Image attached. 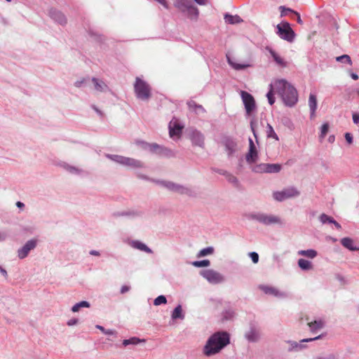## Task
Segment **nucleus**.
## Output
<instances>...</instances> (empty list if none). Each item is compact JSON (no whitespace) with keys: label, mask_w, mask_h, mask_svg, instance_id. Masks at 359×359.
Listing matches in <instances>:
<instances>
[{"label":"nucleus","mask_w":359,"mask_h":359,"mask_svg":"<svg viewBox=\"0 0 359 359\" xmlns=\"http://www.w3.org/2000/svg\"><path fill=\"white\" fill-rule=\"evenodd\" d=\"M142 341H144V339H140L138 337H130V339H124L123 341L122 344L124 346H127L128 345H137Z\"/></svg>","instance_id":"nucleus-40"},{"label":"nucleus","mask_w":359,"mask_h":359,"mask_svg":"<svg viewBox=\"0 0 359 359\" xmlns=\"http://www.w3.org/2000/svg\"><path fill=\"white\" fill-rule=\"evenodd\" d=\"M273 86H274V85H273L272 83H271L269 85L270 89H269V92L266 94L268 102H269V103L271 105L273 104L274 102H275V97H274V93H273Z\"/></svg>","instance_id":"nucleus-44"},{"label":"nucleus","mask_w":359,"mask_h":359,"mask_svg":"<svg viewBox=\"0 0 359 359\" xmlns=\"http://www.w3.org/2000/svg\"><path fill=\"white\" fill-rule=\"evenodd\" d=\"M92 108L95 111V112L100 115V116H103V113L100 111L95 105H92Z\"/></svg>","instance_id":"nucleus-62"},{"label":"nucleus","mask_w":359,"mask_h":359,"mask_svg":"<svg viewBox=\"0 0 359 359\" xmlns=\"http://www.w3.org/2000/svg\"><path fill=\"white\" fill-rule=\"evenodd\" d=\"M309 106L311 112V118L315 116L317 109V97L316 95L311 93L309 97Z\"/></svg>","instance_id":"nucleus-28"},{"label":"nucleus","mask_w":359,"mask_h":359,"mask_svg":"<svg viewBox=\"0 0 359 359\" xmlns=\"http://www.w3.org/2000/svg\"><path fill=\"white\" fill-rule=\"evenodd\" d=\"M274 89L287 107H292L298 102L297 89L285 79H278L274 83Z\"/></svg>","instance_id":"nucleus-2"},{"label":"nucleus","mask_w":359,"mask_h":359,"mask_svg":"<svg viewBox=\"0 0 359 359\" xmlns=\"http://www.w3.org/2000/svg\"><path fill=\"white\" fill-rule=\"evenodd\" d=\"M341 244L346 248L348 249L351 251H358L359 250V248H356L353 245V241L348 238L345 237L341 240Z\"/></svg>","instance_id":"nucleus-31"},{"label":"nucleus","mask_w":359,"mask_h":359,"mask_svg":"<svg viewBox=\"0 0 359 359\" xmlns=\"http://www.w3.org/2000/svg\"><path fill=\"white\" fill-rule=\"evenodd\" d=\"M214 252V248L213 247H207L205 248H203L197 254V257H205L209 255H212Z\"/></svg>","instance_id":"nucleus-42"},{"label":"nucleus","mask_w":359,"mask_h":359,"mask_svg":"<svg viewBox=\"0 0 359 359\" xmlns=\"http://www.w3.org/2000/svg\"><path fill=\"white\" fill-rule=\"evenodd\" d=\"M353 121L355 124H359V114H353Z\"/></svg>","instance_id":"nucleus-61"},{"label":"nucleus","mask_w":359,"mask_h":359,"mask_svg":"<svg viewBox=\"0 0 359 359\" xmlns=\"http://www.w3.org/2000/svg\"><path fill=\"white\" fill-rule=\"evenodd\" d=\"M299 195V191L294 187H289L280 191H275L273 193V197L277 201H283L290 198L297 197Z\"/></svg>","instance_id":"nucleus-9"},{"label":"nucleus","mask_w":359,"mask_h":359,"mask_svg":"<svg viewBox=\"0 0 359 359\" xmlns=\"http://www.w3.org/2000/svg\"><path fill=\"white\" fill-rule=\"evenodd\" d=\"M221 174L224 175L226 176V180L227 181L232 184L234 187H238L239 185H240V183H239V181L238 180V178L236 177H235L234 175L230 174V173H228L226 172H220Z\"/></svg>","instance_id":"nucleus-38"},{"label":"nucleus","mask_w":359,"mask_h":359,"mask_svg":"<svg viewBox=\"0 0 359 359\" xmlns=\"http://www.w3.org/2000/svg\"><path fill=\"white\" fill-rule=\"evenodd\" d=\"M266 163H259L252 168V171L257 173H266Z\"/></svg>","instance_id":"nucleus-48"},{"label":"nucleus","mask_w":359,"mask_h":359,"mask_svg":"<svg viewBox=\"0 0 359 359\" xmlns=\"http://www.w3.org/2000/svg\"><path fill=\"white\" fill-rule=\"evenodd\" d=\"M191 264L195 267H206L210 265V262L208 259H203L201 261H194Z\"/></svg>","instance_id":"nucleus-45"},{"label":"nucleus","mask_w":359,"mask_h":359,"mask_svg":"<svg viewBox=\"0 0 359 359\" xmlns=\"http://www.w3.org/2000/svg\"><path fill=\"white\" fill-rule=\"evenodd\" d=\"M116 216H127V217H138L141 215V212L138 211H123L121 212H118L117 214H115Z\"/></svg>","instance_id":"nucleus-43"},{"label":"nucleus","mask_w":359,"mask_h":359,"mask_svg":"<svg viewBox=\"0 0 359 359\" xmlns=\"http://www.w3.org/2000/svg\"><path fill=\"white\" fill-rule=\"evenodd\" d=\"M190 0H175L174 6L182 13H186L189 8L191 6Z\"/></svg>","instance_id":"nucleus-25"},{"label":"nucleus","mask_w":359,"mask_h":359,"mask_svg":"<svg viewBox=\"0 0 359 359\" xmlns=\"http://www.w3.org/2000/svg\"><path fill=\"white\" fill-rule=\"evenodd\" d=\"M130 245L137 250H139L140 251L151 254L153 252L151 248H149L146 244L143 243L142 242L135 240L132 241L130 243Z\"/></svg>","instance_id":"nucleus-24"},{"label":"nucleus","mask_w":359,"mask_h":359,"mask_svg":"<svg viewBox=\"0 0 359 359\" xmlns=\"http://www.w3.org/2000/svg\"><path fill=\"white\" fill-rule=\"evenodd\" d=\"M171 316H172V318L174 320L178 319V318L184 319V316L182 313V309L181 305H178L174 309Z\"/></svg>","instance_id":"nucleus-39"},{"label":"nucleus","mask_w":359,"mask_h":359,"mask_svg":"<svg viewBox=\"0 0 359 359\" xmlns=\"http://www.w3.org/2000/svg\"><path fill=\"white\" fill-rule=\"evenodd\" d=\"M138 144L141 145L143 149L147 150L152 154H156L158 144L157 143H148L144 141H140Z\"/></svg>","instance_id":"nucleus-27"},{"label":"nucleus","mask_w":359,"mask_h":359,"mask_svg":"<svg viewBox=\"0 0 359 359\" xmlns=\"http://www.w3.org/2000/svg\"><path fill=\"white\" fill-rule=\"evenodd\" d=\"M156 154L167 158H171L175 156V152L172 150L168 147L161 146L160 144H158V149H157Z\"/></svg>","instance_id":"nucleus-26"},{"label":"nucleus","mask_w":359,"mask_h":359,"mask_svg":"<svg viewBox=\"0 0 359 359\" xmlns=\"http://www.w3.org/2000/svg\"><path fill=\"white\" fill-rule=\"evenodd\" d=\"M345 139H346V141L348 143V144H352L353 143V136L351 133H345Z\"/></svg>","instance_id":"nucleus-56"},{"label":"nucleus","mask_w":359,"mask_h":359,"mask_svg":"<svg viewBox=\"0 0 359 359\" xmlns=\"http://www.w3.org/2000/svg\"><path fill=\"white\" fill-rule=\"evenodd\" d=\"M266 129H267L266 133H267L268 137L273 138L276 140H278V137L277 134L275 133L273 127L269 123H267Z\"/></svg>","instance_id":"nucleus-47"},{"label":"nucleus","mask_w":359,"mask_h":359,"mask_svg":"<svg viewBox=\"0 0 359 359\" xmlns=\"http://www.w3.org/2000/svg\"><path fill=\"white\" fill-rule=\"evenodd\" d=\"M37 241L35 239H31L18 250V256L20 259L26 258L29 252L36 247Z\"/></svg>","instance_id":"nucleus-13"},{"label":"nucleus","mask_w":359,"mask_h":359,"mask_svg":"<svg viewBox=\"0 0 359 359\" xmlns=\"http://www.w3.org/2000/svg\"><path fill=\"white\" fill-rule=\"evenodd\" d=\"M337 61L342 62V63H347L350 65H352V61L349 55H343L339 57H337L336 58Z\"/></svg>","instance_id":"nucleus-49"},{"label":"nucleus","mask_w":359,"mask_h":359,"mask_svg":"<svg viewBox=\"0 0 359 359\" xmlns=\"http://www.w3.org/2000/svg\"><path fill=\"white\" fill-rule=\"evenodd\" d=\"M183 127L178 123L175 122L173 124L172 121L169 123V135L170 137L175 136H180Z\"/></svg>","instance_id":"nucleus-23"},{"label":"nucleus","mask_w":359,"mask_h":359,"mask_svg":"<svg viewBox=\"0 0 359 359\" xmlns=\"http://www.w3.org/2000/svg\"><path fill=\"white\" fill-rule=\"evenodd\" d=\"M258 159V152L253 140L249 138V150L245 156V160L248 163H255Z\"/></svg>","instance_id":"nucleus-14"},{"label":"nucleus","mask_w":359,"mask_h":359,"mask_svg":"<svg viewBox=\"0 0 359 359\" xmlns=\"http://www.w3.org/2000/svg\"><path fill=\"white\" fill-rule=\"evenodd\" d=\"M84 307L89 308L90 303L87 301H81V302L74 304L72 308V311L73 312H78L81 308H84Z\"/></svg>","instance_id":"nucleus-41"},{"label":"nucleus","mask_w":359,"mask_h":359,"mask_svg":"<svg viewBox=\"0 0 359 359\" xmlns=\"http://www.w3.org/2000/svg\"><path fill=\"white\" fill-rule=\"evenodd\" d=\"M130 287L128 285H123L121 288V293L124 294L130 290Z\"/></svg>","instance_id":"nucleus-60"},{"label":"nucleus","mask_w":359,"mask_h":359,"mask_svg":"<svg viewBox=\"0 0 359 359\" xmlns=\"http://www.w3.org/2000/svg\"><path fill=\"white\" fill-rule=\"evenodd\" d=\"M322 335H318L313 338H306L302 339L299 342L292 340H287L285 341V343L289 344V348L287 349L288 352H298L306 348V345L304 344V343L313 341L318 339H320Z\"/></svg>","instance_id":"nucleus-10"},{"label":"nucleus","mask_w":359,"mask_h":359,"mask_svg":"<svg viewBox=\"0 0 359 359\" xmlns=\"http://www.w3.org/2000/svg\"><path fill=\"white\" fill-rule=\"evenodd\" d=\"M319 220L323 224H334L336 229L339 230L341 229V226L338 222H337L332 217L329 216L325 213H323L320 215Z\"/></svg>","instance_id":"nucleus-20"},{"label":"nucleus","mask_w":359,"mask_h":359,"mask_svg":"<svg viewBox=\"0 0 359 359\" xmlns=\"http://www.w3.org/2000/svg\"><path fill=\"white\" fill-rule=\"evenodd\" d=\"M241 96L245 106L246 114L250 116L256 109L254 97L249 93L241 90Z\"/></svg>","instance_id":"nucleus-11"},{"label":"nucleus","mask_w":359,"mask_h":359,"mask_svg":"<svg viewBox=\"0 0 359 359\" xmlns=\"http://www.w3.org/2000/svg\"><path fill=\"white\" fill-rule=\"evenodd\" d=\"M0 273L6 278H8V273L7 271L0 266Z\"/></svg>","instance_id":"nucleus-58"},{"label":"nucleus","mask_w":359,"mask_h":359,"mask_svg":"<svg viewBox=\"0 0 359 359\" xmlns=\"http://www.w3.org/2000/svg\"><path fill=\"white\" fill-rule=\"evenodd\" d=\"M91 81L94 85V88L96 91L100 93H106L109 92L111 90L107 84L102 79L93 77L91 79Z\"/></svg>","instance_id":"nucleus-19"},{"label":"nucleus","mask_w":359,"mask_h":359,"mask_svg":"<svg viewBox=\"0 0 359 359\" xmlns=\"http://www.w3.org/2000/svg\"><path fill=\"white\" fill-rule=\"evenodd\" d=\"M282 169V165L279 163H266V173H278Z\"/></svg>","instance_id":"nucleus-33"},{"label":"nucleus","mask_w":359,"mask_h":359,"mask_svg":"<svg viewBox=\"0 0 359 359\" xmlns=\"http://www.w3.org/2000/svg\"><path fill=\"white\" fill-rule=\"evenodd\" d=\"M166 303H167V299H166V297L164 295H159L154 301V304L155 306H158V305H161V304H165Z\"/></svg>","instance_id":"nucleus-51"},{"label":"nucleus","mask_w":359,"mask_h":359,"mask_svg":"<svg viewBox=\"0 0 359 359\" xmlns=\"http://www.w3.org/2000/svg\"><path fill=\"white\" fill-rule=\"evenodd\" d=\"M187 104L189 110L193 111L196 114L199 112H205V110L202 105L197 104L195 101L192 100L187 101Z\"/></svg>","instance_id":"nucleus-29"},{"label":"nucleus","mask_w":359,"mask_h":359,"mask_svg":"<svg viewBox=\"0 0 359 359\" xmlns=\"http://www.w3.org/2000/svg\"><path fill=\"white\" fill-rule=\"evenodd\" d=\"M266 50L269 51L271 57H273L274 62L277 65L281 67H286L287 66V62L284 60L275 50H273L271 48L266 47Z\"/></svg>","instance_id":"nucleus-21"},{"label":"nucleus","mask_w":359,"mask_h":359,"mask_svg":"<svg viewBox=\"0 0 359 359\" xmlns=\"http://www.w3.org/2000/svg\"><path fill=\"white\" fill-rule=\"evenodd\" d=\"M190 138L193 144L203 147L204 146V136L198 130H194L190 134Z\"/></svg>","instance_id":"nucleus-17"},{"label":"nucleus","mask_w":359,"mask_h":359,"mask_svg":"<svg viewBox=\"0 0 359 359\" xmlns=\"http://www.w3.org/2000/svg\"><path fill=\"white\" fill-rule=\"evenodd\" d=\"M249 256L254 264H257L259 262V255L256 252H250Z\"/></svg>","instance_id":"nucleus-53"},{"label":"nucleus","mask_w":359,"mask_h":359,"mask_svg":"<svg viewBox=\"0 0 359 359\" xmlns=\"http://www.w3.org/2000/svg\"><path fill=\"white\" fill-rule=\"evenodd\" d=\"M255 121H250V128H251V130L254 135V137L255 138V140L257 142V143H258V138H257V132L255 130Z\"/></svg>","instance_id":"nucleus-54"},{"label":"nucleus","mask_w":359,"mask_h":359,"mask_svg":"<svg viewBox=\"0 0 359 359\" xmlns=\"http://www.w3.org/2000/svg\"><path fill=\"white\" fill-rule=\"evenodd\" d=\"M96 328H97L98 330H100L103 334H106V335H113V334H116V332L114 330H107L105 329L103 326L102 325H96Z\"/></svg>","instance_id":"nucleus-52"},{"label":"nucleus","mask_w":359,"mask_h":359,"mask_svg":"<svg viewBox=\"0 0 359 359\" xmlns=\"http://www.w3.org/2000/svg\"><path fill=\"white\" fill-rule=\"evenodd\" d=\"M226 60H227L228 64L235 70H237V71L243 70V69L252 66L249 63L239 64V63L236 62L229 54H226Z\"/></svg>","instance_id":"nucleus-22"},{"label":"nucleus","mask_w":359,"mask_h":359,"mask_svg":"<svg viewBox=\"0 0 359 359\" xmlns=\"http://www.w3.org/2000/svg\"><path fill=\"white\" fill-rule=\"evenodd\" d=\"M260 290H262L265 294L273 295L274 297H276L278 298H286L287 297V294L285 292H281L278 290L277 288L271 286H267V285H260L259 286Z\"/></svg>","instance_id":"nucleus-15"},{"label":"nucleus","mask_w":359,"mask_h":359,"mask_svg":"<svg viewBox=\"0 0 359 359\" xmlns=\"http://www.w3.org/2000/svg\"><path fill=\"white\" fill-rule=\"evenodd\" d=\"M63 168L66 170H67L68 172H69L70 173L74 174V175H81V173L83 172V170L78 168L75 166L70 165L65 163L63 164Z\"/></svg>","instance_id":"nucleus-37"},{"label":"nucleus","mask_w":359,"mask_h":359,"mask_svg":"<svg viewBox=\"0 0 359 359\" xmlns=\"http://www.w3.org/2000/svg\"><path fill=\"white\" fill-rule=\"evenodd\" d=\"M50 17L57 23L64 25L67 23V18L65 15L60 11L55 8H51L49 11Z\"/></svg>","instance_id":"nucleus-16"},{"label":"nucleus","mask_w":359,"mask_h":359,"mask_svg":"<svg viewBox=\"0 0 359 359\" xmlns=\"http://www.w3.org/2000/svg\"><path fill=\"white\" fill-rule=\"evenodd\" d=\"M280 12V17H284L285 15H287L288 13H292L293 14L294 13V10L290 8H287L285 7V6H279L278 8Z\"/></svg>","instance_id":"nucleus-50"},{"label":"nucleus","mask_w":359,"mask_h":359,"mask_svg":"<svg viewBox=\"0 0 359 359\" xmlns=\"http://www.w3.org/2000/svg\"><path fill=\"white\" fill-rule=\"evenodd\" d=\"M276 34L278 36L287 42L292 43L295 39L296 34L287 22H282L276 26Z\"/></svg>","instance_id":"nucleus-7"},{"label":"nucleus","mask_w":359,"mask_h":359,"mask_svg":"<svg viewBox=\"0 0 359 359\" xmlns=\"http://www.w3.org/2000/svg\"><path fill=\"white\" fill-rule=\"evenodd\" d=\"M245 339L250 343H256L261 338L260 330L255 323H250L249 329L245 332Z\"/></svg>","instance_id":"nucleus-12"},{"label":"nucleus","mask_w":359,"mask_h":359,"mask_svg":"<svg viewBox=\"0 0 359 359\" xmlns=\"http://www.w3.org/2000/svg\"><path fill=\"white\" fill-rule=\"evenodd\" d=\"M158 184L168 190L180 194L181 195H186L190 197H193L195 196V192L190 188L182 184H180L177 183H175L171 181L166 180H153Z\"/></svg>","instance_id":"nucleus-4"},{"label":"nucleus","mask_w":359,"mask_h":359,"mask_svg":"<svg viewBox=\"0 0 359 359\" xmlns=\"http://www.w3.org/2000/svg\"><path fill=\"white\" fill-rule=\"evenodd\" d=\"M224 20L225 22L230 25H235L238 24L241 22H243V20L241 18V17L238 15H231L229 13H226L224 15Z\"/></svg>","instance_id":"nucleus-30"},{"label":"nucleus","mask_w":359,"mask_h":359,"mask_svg":"<svg viewBox=\"0 0 359 359\" xmlns=\"http://www.w3.org/2000/svg\"><path fill=\"white\" fill-rule=\"evenodd\" d=\"M222 142L228 152V155L229 156H231L236 149L237 143L236 141L231 137H225Z\"/></svg>","instance_id":"nucleus-18"},{"label":"nucleus","mask_w":359,"mask_h":359,"mask_svg":"<svg viewBox=\"0 0 359 359\" xmlns=\"http://www.w3.org/2000/svg\"><path fill=\"white\" fill-rule=\"evenodd\" d=\"M134 91L137 99L147 101L151 96L150 86L140 77H136L134 83Z\"/></svg>","instance_id":"nucleus-5"},{"label":"nucleus","mask_w":359,"mask_h":359,"mask_svg":"<svg viewBox=\"0 0 359 359\" xmlns=\"http://www.w3.org/2000/svg\"><path fill=\"white\" fill-rule=\"evenodd\" d=\"M230 344V336L226 332L221 331L212 334L203 347V354L210 357L219 353Z\"/></svg>","instance_id":"nucleus-1"},{"label":"nucleus","mask_w":359,"mask_h":359,"mask_svg":"<svg viewBox=\"0 0 359 359\" xmlns=\"http://www.w3.org/2000/svg\"><path fill=\"white\" fill-rule=\"evenodd\" d=\"M329 128L330 126L328 123H325L322 125L320 128V134L319 135L320 141H322L325 138V135L328 132Z\"/></svg>","instance_id":"nucleus-46"},{"label":"nucleus","mask_w":359,"mask_h":359,"mask_svg":"<svg viewBox=\"0 0 359 359\" xmlns=\"http://www.w3.org/2000/svg\"><path fill=\"white\" fill-rule=\"evenodd\" d=\"M248 220L256 221L265 226L284 224L283 220L278 215L266 214L262 212H252L245 215Z\"/></svg>","instance_id":"nucleus-3"},{"label":"nucleus","mask_w":359,"mask_h":359,"mask_svg":"<svg viewBox=\"0 0 359 359\" xmlns=\"http://www.w3.org/2000/svg\"><path fill=\"white\" fill-rule=\"evenodd\" d=\"M308 325L311 332H316L324 327V321L322 320H314L309 323Z\"/></svg>","instance_id":"nucleus-32"},{"label":"nucleus","mask_w":359,"mask_h":359,"mask_svg":"<svg viewBox=\"0 0 359 359\" xmlns=\"http://www.w3.org/2000/svg\"><path fill=\"white\" fill-rule=\"evenodd\" d=\"M16 206L20 209H22L25 207V204L21 201H18L16 203Z\"/></svg>","instance_id":"nucleus-64"},{"label":"nucleus","mask_w":359,"mask_h":359,"mask_svg":"<svg viewBox=\"0 0 359 359\" xmlns=\"http://www.w3.org/2000/svg\"><path fill=\"white\" fill-rule=\"evenodd\" d=\"M78 323V319L76 318H72L67 322V325L69 326H72L76 325Z\"/></svg>","instance_id":"nucleus-59"},{"label":"nucleus","mask_w":359,"mask_h":359,"mask_svg":"<svg viewBox=\"0 0 359 359\" xmlns=\"http://www.w3.org/2000/svg\"><path fill=\"white\" fill-rule=\"evenodd\" d=\"M106 157L118 164L132 168H142L144 163L140 160L115 154H106Z\"/></svg>","instance_id":"nucleus-6"},{"label":"nucleus","mask_w":359,"mask_h":359,"mask_svg":"<svg viewBox=\"0 0 359 359\" xmlns=\"http://www.w3.org/2000/svg\"><path fill=\"white\" fill-rule=\"evenodd\" d=\"M298 254L311 259L315 258L318 255L317 251L313 249L299 250Z\"/></svg>","instance_id":"nucleus-36"},{"label":"nucleus","mask_w":359,"mask_h":359,"mask_svg":"<svg viewBox=\"0 0 359 359\" xmlns=\"http://www.w3.org/2000/svg\"><path fill=\"white\" fill-rule=\"evenodd\" d=\"M87 81V79H81L80 80H77L76 81H75L74 83V86L76 87V88H81V86H83V85L84 83H86Z\"/></svg>","instance_id":"nucleus-55"},{"label":"nucleus","mask_w":359,"mask_h":359,"mask_svg":"<svg viewBox=\"0 0 359 359\" xmlns=\"http://www.w3.org/2000/svg\"><path fill=\"white\" fill-rule=\"evenodd\" d=\"M293 15L297 16V23L299 24V25H302L303 24V21L301 19L299 13L294 11V13H293Z\"/></svg>","instance_id":"nucleus-57"},{"label":"nucleus","mask_w":359,"mask_h":359,"mask_svg":"<svg viewBox=\"0 0 359 359\" xmlns=\"http://www.w3.org/2000/svg\"><path fill=\"white\" fill-rule=\"evenodd\" d=\"M89 254L90 255H93V256H100V252L97 251V250H92L89 252Z\"/></svg>","instance_id":"nucleus-63"},{"label":"nucleus","mask_w":359,"mask_h":359,"mask_svg":"<svg viewBox=\"0 0 359 359\" xmlns=\"http://www.w3.org/2000/svg\"><path fill=\"white\" fill-rule=\"evenodd\" d=\"M186 13L188 18L191 20H197L199 15V11L196 6L191 4L190 8H189L186 11Z\"/></svg>","instance_id":"nucleus-34"},{"label":"nucleus","mask_w":359,"mask_h":359,"mask_svg":"<svg viewBox=\"0 0 359 359\" xmlns=\"http://www.w3.org/2000/svg\"><path fill=\"white\" fill-rule=\"evenodd\" d=\"M298 266L304 271L310 270L313 267L311 262L304 259H299L298 260Z\"/></svg>","instance_id":"nucleus-35"},{"label":"nucleus","mask_w":359,"mask_h":359,"mask_svg":"<svg viewBox=\"0 0 359 359\" xmlns=\"http://www.w3.org/2000/svg\"><path fill=\"white\" fill-rule=\"evenodd\" d=\"M200 275L211 284H219L225 280L224 276L222 273L213 269L201 270Z\"/></svg>","instance_id":"nucleus-8"}]
</instances>
